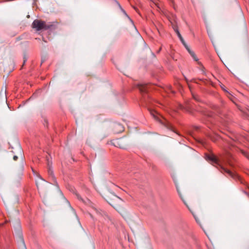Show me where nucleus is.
Masks as SVG:
<instances>
[{"mask_svg":"<svg viewBox=\"0 0 249 249\" xmlns=\"http://www.w3.org/2000/svg\"><path fill=\"white\" fill-rule=\"evenodd\" d=\"M241 153L245 156L246 157H247L248 159H249V152L244 151L243 150H241Z\"/></svg>","mask_w":249,"mask_h":249,"instance_id":"obj_10","label":"nucleus"},{"mask_svg":"<svg viewBox=\"0 0 249 249\" xmlns=\"http://www.w3.org/2000/svg\"><path fill=\"white\" fill-rule=\"evenodd\" d=\"M107 201L111 206L118 212H121L123 210L124 201L116 195L111 194L108 196Z\"/></svg>","mask_w":249,"mask_h":249,"instance_id":"obj_2","label":"nucleus"},{"mask_svg":"<svg viewBox=\"0 0 249 249\" xmlns=\"http://www.w3.org/2000/svg\"><path fill=\"white\" fill-rule=\"evenodd\" d=\"M18 159V156H14L13 159H14V160H17Z\"/></svg>","mask_w":249,"mask_h":249,"instance_id":"obj_15","label":"nucleus"},{"mask_svg":"<svg viewBox=\"0 0 249 249\" xmlns=\"http://www.w3.org/2000/svg\"><path fill=\"white\" fill-rule=\"evenodd\" d=\"M175 31L176 32V33H177L178 37L180 39V41L183 43V44L184 45V46L185 47L186 49L188 50V52L189 53L190 55L192 56V57L193 58L194 60L196 61H197L198 60V59L197 58L195 53H194V52L191 51L190 50V49L188 47V46L186 45V44H185V42H184L182 37L181 36L179 31L178 29H175Z\"/></svg>","mask_w":249,"mask_h":249,"instance_id":"obj_3","label":"nucleus"},{"mask_svg":"<svg viewBox=\"0 0 249 249\" xmlns=\"http://www.w3.org/2000/svg\"><path fill=\"white\" fill-rule=\"evenodd\" d=\"M223 169L225 172L227 173L230 176L232 177V173L231 171H230L229 170H228V169H226L225 168H223Z\"/></svg>","mask_w":249,"mask_h":249,"instance_id":"obj_11","label":"nucleus"},{"mask_svg":"<svg viewBox=\"0 0 249 249\" xmlns=\"http://www.w3.org/2000/svg\"><path fill=\"white\" fill-rule=\"evenodd\" d=\"M32 27L36 32L43 30H54L55 29V25L52 23H47L45 21L36 19L34 20L32 24Z\"/></svg>","mask_w":249,"mask_h":249,"instance_id":"obj_1","label":"nucleus"},{"mask_svg":"<svg viewBox=\"0 0 249 249\" xmlns=\"http://www.w3.org/2000/svg\"><path fill=\"white\" fill-rule=\"evenodd\" d=\"M138 88L142 94L143 99H145L147 92V85L140 84L138 85Z\"/></svg>","mask_w":249,"mask_h":249,"instance_id":"obj_4","label":"nucleus"},{"mask_svg":"<svg viewBox=\"0 0 249 249\" xmlns=\"http://www.w3.org/2000/svg\"><path fill=\"white\" fill-rule=\"evenodd\" d=\"M208 159L211 161L213 163L218 164V160L213 155H209L207 157Z\"/></svg>","mask_w":249,"mask_h":249,"instance_id":"obj_8","label":"nucleus"},{"mask_svg":"<svg viewBox=\"0 0 249 249\" xmlns=\"http://www.w3.org/2000/svg\"><path fill=\"white\" fill-rule=\"evenodd\" d=\"M177 191H178V192L180 196V197L181 198L182 200L183 201V202H184V204L187 206V207L188 208V209L190 210V211L193 214L194 216L195 217L196 221H197V222H198L196 218V216L194 214L193 212L192 211L191 209L189 207V206H188V205L187 204V202H186L185 200L184 199V198L183 197V196L182 195H181V194L180 193V191L179 190V189L178 188V187H177Z\"/></svg>","mask_w":249,"mask_h":249,"instance_id":"obj_7","label":"nucleus"},{"mask_svg":"<svg viewBox=\"0 0 249 249\" xmlns=\"http://www.w3.org/2000/svg\"><path fill=\"white\" fill-rule=\"evenodd\" d=\"M76 195L77 197V198L82 201H84V200H83V199L81 198V197L77 194H76Z\"/></svg>","mask_w":249,"mask_h":249,"instance_id":"obj_14","label":"nucleus"},{"mask_svg":"<svg viewBox=\"0 0 249 249\" xmlns=\"http://www.w3.org/2000/svg\"><path fill=\"white\" fill-rule=\"evenodd\" d=\"M194 98L196 99V100H197V99L194 96Z\"/></svg>","mask_w":249,"mask_h":249,"instance_id":"obj_18","label":"nucleus"},{"mask_svg":"<svg viewBox=\"0 0 249 249\" xmlns=\"http://www.w3.org/2000/svg\"><path fill=\"white\" fill-rule=\"evenodd\" d=\"M118 5L119 6V7L120 8L121 11L123 12V13L128 18V15H127V14L126 13L125 11L121 7L120 4L118 3Z\"/></svg>","mask_w":249,"mask_h":249,"instance_id":"obj_13","label":"nucleus"},{"mask_svg":"<svg viewBox=\"0 0 249 249\" xmlns=\"http://www.w3.org/2000/svg\"><path fill=\"white\" fill-rule=\"evenodd\" d=\"M165 126L168 129L174 131L173 126L171 124H170L169 122H167L165 124Z\"/></svg>","mask_w":249,"mask_h":249,"instance_id":"obj_9","label":"nucleus"},{"mask_svg":"<svg viewBox=\"0 0 249 249\" xmlns=\"http://www.w3.org/2000/svg\"><path fill=\"white\" fill-rule=\"evenodd\" d=\"M113 130L116 133H120L124 131V127L120 123H115L113 125Z\"/></svg>","mask_w":249,"mask_h":249,"instance_id":"obj_5","label":"nucleus"},{"mask_svg":"<svg viewBox=\"0 0 249 249\" xmlns=\"http://www.w3.org/2000/svg\"><path fill=\"white\" fill-rule=\"evenodd\" d=\"M150 114L155 118H156L157 112L154 110H150Z\"/></svg>","mask_w":249,"mask_h":249,"instance_id":"obj_12","label":"nucleus"},{"mask_svg":"<svg viewBox=\"0 0 249 249\" xmlns=\"http://www.w3.org/2000/svg\"><path fill=\"white\" fill-rule=\"evenodd\" d=\"M112 143L116 147H118L120 148H125V145L124 144L123 141L122 139L113 140L112 142Z\"/></svg>","mask_w":249,"mask_h":249,"instance_id":"obj_6","label":"nucleus"},{"mask_svg":"<svg viewBox=\"0 0 249 249\" xmlns=\"http://www.w3.org/2000/svg\"><path fill=\"white\" fill-rule=\"evenodd\" d=\"M49 172H51L52 173V172L51 171H49Z\"/></svg>","mask_w":249,"mask_h":249,"instance_id":"obj_19","label":"nucleus"},{"mask_svg":"<svg viewBox=\"0 0 249 249\" xmlns=\"http://www.w3.org/2000/svg\"><path fill=\"white\" fill-rule=\"evenodd\" d=\"M27 58H26L25 56L24 57V60H23V65L25 63V62H26L27 61Z\"/></svg>","mask_w":249,"mask_h":249,"instance_id":"obj_16","label":"nucleus"},{"mask_svg":"<svg viewBox=\"0 0 249 249\" xmlns=\"http://www.w3.org/2000/svg\"><path fill=\"white\" fill-rule=\"evenodd\" d=\"M208 116L210 117H212L213 116V114H208Z\"/></svg>","mask_w":249,"mask_h":249,"instance_id":"obj_17","label":"nucleus"}]
</instances>
